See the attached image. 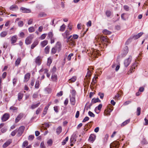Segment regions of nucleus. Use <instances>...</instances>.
Here are the masks:
<instances>
[{
  "label": "nucleus",
  "instance_id": "f257e3e1",
  "mask_svg": "<svg viewBox=\"0 0 148 148\" xmlns=\"http://www.w3.org/2000/svg\"><path fill=\"white\" fill-rule=\"evenodd\" d=\"M96 40L97 42H99L101 41L102 44L104 45V47H106L107 43H109V42L108 39L106 37L100 35H97L95 37Z\"/></svg>",
  "mask_w": 148,
  "mask_h": 148
},
{
  "label": "nucleus",
  "instance_id": "f03ea898",
  "mask_svg": "<svg viewBox=\"0 0 148 148\" xmlns=\"http://www.w3.org/2000/svg\"><path fill=\"white\" fill-rule=\"evenodd\" d=\"M93 69L94 67L92 66H89L88 69V71L84 78V81L87 85H88L90 84V80L91 78V75L92 74L91 71Z\"/></svg>",
  "mask_w": 148,
  "mask_h": 148
},
{
  "label": "nucleus",
  "instance_id": "7ed1b4c3",
  "mask_svg": "<svg viewBox=\"0 0 148 148\" xmlns=\"http://www.w3.org/2000/svg\"><path fill=\"white\" fill-rule=\"evenodd\" d=\"M61 45L58 42L55 47H53L51 50V53L52 54H54L56 52L58 51H59L61 49Z\"/></svg>",
  "mask_w": 148,
  "mask_h": 148
},
{
  "label": "nucleus",
  "instance_id": "20e7f679",
  "mask_svg": "<svg viewBox=\"0 0 148 148\" xmlns=\"http://www.w3.org/2000/svg\"><path fill=\"white\" fill-rule=\"evenodd\" d=\"M99 51L96 49L92 50V51H91L90 54L89 55L91 58H96L97 57V56H99L100 54L99 53Z\"/></svg>",
  "mask_w": 148,
  "mask_h": 148
},
{
  "label": "nucleus",
  "instance_id": "39448f33",
  "mask_svg": "<svg viewBox=\"0 0 148 148\" xmlns=\"http://www.w3.org/2000/svg\"><path fill=\"white\" fill-rule=\"evenodd\" d=\"M72 37V35L70 36L69 37L67 38V42L68 44L70 45L71 47H73L75 45V44L74 40L72 38H71Z\"/></svg>",
  "mask_w": 148,
  "mask_h": 148
},
{
  "label": "nucleus",
  "instance_id": "423d86ee",
  "mask_svg": "<svg viewBox=\"0 0 148 148\" xmlns=\"http://www.w3.org/2000/svg\"><path fill=\"white\" fill-rule=\"evenodd\" d=\"M25 127L24 126L20 127L18 130H16L17 136H21L23 133Z\"/></svg>",
  "mask_w": 148,
  "mask_h": 148
},
{
  "label": "nucleus",
  "instance_id": "0eeeda50",
  "mask_svg": "<svg viewBox=\"0 0 148 148\" xmlns=\"http://www.w3.org/2000/svg\"><path fill=\"white\" fill-rule=\"evenodd\" d=\"M119 145V142L117 141H114L110 144V148H118Z\"/></svg>",
  "mask_w": 148,
  "mask_h": 148
},
{
  "label": "nucleus",
  "instance_id": "6e6552de",
  "mask_svg": "<svg viewBox=\"0 0 148 148\" xmlns=\"http://www.w3.org/2000/svg\"><path fill=\"white\" fill-rule=\"evenodd\" d=\"M111 107H112V106L111 105H110L107 107V109L105 110L104 113L105 115H110V113L113 110V109L111 108Z\"/></svg>",
  "mask_w": 148,
  "mask_h": 148
},
{
  "label": "nucleus",
  "instance_id": "1a4fd4ad",
  "mask_svg": "<svg viewBox=\"0 0 148 148\" xmlns=\"http://www.w3.org/2000/svg\"><path fill=\"white\" fill-rule=\"evenodd\" d=\"M34 38V35H30L28 36L25 40V43L27 45L30 44L32 41V40Z\"/></svg>",
  "mask_w": 148,
  "mask_h": 148
},
{
  "label": "nucleus",
  "instance_id": "9d476101",
  "mask_svg": "<svg viewBox=\"0 0 148 148\" xmlns=\"http://www.w3.org/2000/svg\"><path fill=\"white\" fill-rule=\"evenodd\" d=\"M10 115L8 114L5 113L2 116L1 120L3 122L6 121L9 118Z\"/></svg>",
  "mask_w": 148,
  "mask_h": 148
},
{
  "label": "nucleus",
  "instance_id": "9b49d317",
  "mask_svg": "<svg viewBox=\"0 0 148 148\" xmlns=\"http://www.w3.org/2000/svg\"><path fill=\"white\" fill-rule=\"evenodd\" d=\"M18 9V6L16 5H13L11 6L10 8V10L12 11H16Z\"/></svg>",
  "mask_w": 148,
  "mask_h": 148
},
{
  "label": "nucleus",
  "instance_id": "f8f14e48",
  "mask_svg": "<svg viewBox=\"0 0 148 148\" xmlns=\"http://www.w3.org/2000/svg\"><path fill=\"white\" fill-rule=\"evenodd\" d=\"M17 36L16 35L12 36L11 38V42L12 44L15 43L17 41Z\"/></svg>",
  "mask_w": 148,
  "mask_h": 148
},
{
  "label": "nucleus",
  "instance_id": "ddd939ff",
  "mask_svg": "<svg viewBox=\"0 0 148 148\" xmlns=\"http://www.w3.org/2000/svg\"><path fill=\"white\" fill-rule=\"evenodd\" d=\"M20 9L23 13H28L31 12L30 9H27L23 7H21Z\"/></svg>",
  "mask_w": 148,
  "mask_h": 148
},
{
  "label": "nucleus",
  "instance_id": "4468645a",
  "mask_svg": "<svg viewBox=\"0 0 148 148\" xmlns=\"http://www.w3.org/2000/svg\"><path fill=\"white\" fill-rule=\"evenodd\" d=\"M23 113H20L15 119V122H18L23 117Z\"/></svg>",
  "mask_w": 148,
  "mask_h": 148
},
{
  "label": "nucleus",
  "instance_id": "2eb2a0df",
  "mask_svg": "<svg viewBox=\"0 0 148 148\" xmlns=\"http://www.w3.org/2000/svg\"><path fill=\"white\" fill-rule=\"evenodd\" d=\"M143 34V32H141L136 35L132 37V38L134 40H136L140 38Z\"/></svg>",
  "mask_w": 148,
  "mask_h": 148
},
{
  "label": "nucleus",
  "instance_id": "dca6fc26",
  "mask_svg": "<svg viewBox=\"0 0 148 148\" xmlns=\"http://www.w3.org/2000/svg\"><path fill=\"white\" fill-rule=\"evenodd\" d=\"M70 101L71 105L74 106L75 104V97H72L70 95Z\"/></svg>",
  "mask_w": 148,
  "mask_h": 148
},
{
  "label": "nucleus",
  "instance_id": "f3484780",
  "mask_svg": "<svg viewBox=\"0 0 148 148\" xmlns=\"http://www.w3.org/2000/svg\"><path fill=\"white\" fill-rule=\"evenodd\" d=\"M122 55L123 56H125L128 51V48L127 46L124 47L123 50Z\"/></svg>",
  "mask_w": 148,
  "mask_h": 148
},
{
  "label": "nucleus",
  "instance_id": "a211bd4d",
  "mask_svg": "<svg viewBox=\"0 0 148 148\" xmlns=\"http://www.w3.org/2000/svg\"><path fill=\"white\" fill-rule=\"evenodd\" d=\"M132 60V57L130 56L128 58L125 60L124 64L125 65H129L131 62Z\"/></svg>",
  "mask_w": 148,
  "mask_h": 148
},
{
  "label": "nucleus",
  "instance_id": "6ab92c4d",
  "mask_svg": "<svg viewBox=\"0 0 148 148\" xmlns=\"http://www.w3.org/2000/svg\"><path fill=\"white\" fill-rule=\"evenodd\" d=\"M95 138L96 136L94 134H91L90 135L88 140L92 142L95 140Z\"/></svg>",
  "mask_w": 148,
  "mask_h": 148
},
{
  "label": "nucleus",
  "instance_id": "aec40b11",
  "mask_svg": "<svg viewBox=\"0 0 148 148\" xmlns=\"http://www.w3.org/2000/svg\"><path fill=\"white\" fill-rule=\"evenodd\" d=\"M30 74L29 73H27L25 76L24 82H27L28 81L30 78Z\"/></svg>",
  "mask_w": 148,
  "mask_h": 148
},
{
  "label": "nucleus",
  "instance_id": "412c9836",
  "mask_svg": "<svg viewBox=\"0 0 148 148\" xmlns=\"http://www.w3.org/2000/svg\"><path fill=\"white\" fill-rule=\"evenodd\" d=\"M71 34L70 32L67 30L65 32L62 34L63 35L64 38H67L68 37L67 36Z\"/></svg>",
  "mask_w": 148,
  "mask_h": 148
},
{
  "label": "nucleus",
  "instance_id": "4be33fe9",
  "mask_svg": "<svg viewBox=\"0 0 148 148\" xmlns=\"http://www.w3.org/2000/svg\"><path fill=\"white\" fill-rule=\"evenodd\" d=\"M35 62L36 64L40 65L41 64V59L40 56L37 57L35 60Z\"/></svg>",
  "mask_w": 148,
  "mask_h": 148
},
{
  "label": "nucleus",
  "instance_id": "5701e85b",
  "mask_svg": "<svg viewBox=\"0 0 148 148\" xmlns=\"http://www.w3.org/2000/svg\"><path fill=\"white\" fill-rule=\"evenodd\" d=\"M38 41L37 40L35 41L33 43L32 45L31 48L33 49L38 44Z\"/></svg>",
  "mask_w": 148,
  "mask_h": 148
},
{
  "label": "nucleus",
  "instance_id": "b1692460",
  "mask_svg": "<svg viewBox=\"0 0 148 148\" xmlns=\"http://www.w3.org/2000/svg\"><path fill=\"white\" fill-rule=\"evenodd\" d=\"M11 142L12 141L11 140H9L4 143L3 145V147L4 148L6 147L10 144Z\"/></svg>",
  "mask_w": 148,
  "mask_h": 148
},
{
  "label": "nucleus",
  "instance_id": "393cba45",
  "mask_svg": "<svg viewBox=\"0 0 148 148\" xmlns=\"http://www.w3.org/2000/svg\"><path fill=\"white\" fill-rule=\"evenodd\" d=\"M57 79V75L54 74H52L51 77V79L53 81H56Z\"/></svg>",
  "mask_w": 148,
  "mask_h": 148
},
{
  "label": "nucleus",
  "instance_id": "a878e982",
  "mask_svg": "<svg viewBox=\"0 0 148 148\" xmlns=\"http://www.w3.org/2000/svg\"><path fill=\"white\" fill-rule=\"evenodd\" d=\"M48 41L47 40H44L42 42L40 43L41 46L42 47H44L48 43Z\"/></svg>",
  "mask_w": 148,
  "mask_h": 148
},
{
  "label": "nucleus",
  "instance_id": "bb28decb",
  "mask_svg": "<svg viewBox=\"0 0 148 148\" xmlns=\"http://www.w3.org/2000/svg\"><path fill=\"white\" fill-rule=\"evenodd\" d=\"M76 79V77L75 76H73L72 78L69 79L68 82L69 83H72L75 82Z\"/></svg>",
  "mask_w": 148,
  "mask_h": 148
},
{
  "label": "nucleus",
  "instance_id": "cd10ccee",
  "mask_svg": "<svg viewBox=\"0 0 148 148\" xmlns=\"http://www.w3.org/2000/svg\"><path fill=\"white\" fill-rule=\"evenodd\" d=\"M8 34L7 31H5L2 32L0 34V36L1 37H3L6 36Z\"/></svg>",
  "mask_w": 148,
  "mask_h": 148
},
{
  "label": "nucleus",
  "instance_id": "c85d7f7f",
  "mask_svg": "<svg viewBox=\"0 0 148 148\" xmlns=\"http://www.w3.org/2000/svg\"><path fill=\"white\" fill-rule=\"evenodd\" d=\"M76 140L74 138L71 137L70 139L71 146H72L73 145V143L75 142Z\"/></svg>",
  "mask_w": 148,
  "mask_h": 148
},
{
  "label": "nucleus",
  "instance_id": "c756f323",
  "mask_svg": "<svg viewBox=\"0 0 148 148\" xmlns=\"http://www.w3.org/2000/svg\"><path fill=\"white\" fill-rule=\"evenodd\" d=\"M100 100L98 98H97L96 99L94 98L92 99V102L93 103H95L97 102H100Z\"/></svg>",
  "mask_w": 148,
  "mask_h": 148
},
{
  "label": "nucleus",
  "instance_id": "7c9ffc66",
  "mask_svg": "<svg viewBox=\"0 0 148 148\" xmlns=\"http://www.w3.org/2000/svg\"><path fill=\"white\" fill-rule=\"evenodd\" d=\"M130 122V119H128L125 121H124L123 123L121 124V126L122 127L124 126L127 124L128 123H129Z\"/></svg>",
  "mask_w": 148,
  "mask_h": 148
},
{
  "label": "nucleus",
  "instance_id": "2f4dec72",
  "mask_svg": "<svg viewBox=\"0 0 148 148\" xmlns=\"http://www.w3.org/2000/svg\"><path fill=\"white\" fill-rule=\"evenodd\" d=\"M40 104V103H38L36 104H33L31 106V108L32 109H34L38 107L39 105Z\"/></svg>",
  "mask_w": 148,
  "mask_h": 148
},
{
  "label": "nucleus",
  "instance_id": "473e14b6",
  "mask_svg": "<svg viewBox=\"0 0 148 148\" xmlns=\"http://www.w3.org/2000/svg\"><path fill=\"white\" fill-rule=\"evenodd\" d=\"M62 127L61 126L58 127L56 129V132L58 134H59L62 132Z\"/></svg>",
  "mask_w": 148,
  "mask_h": 148
},
{
  "label": "nucleus",
  "instance_id": "72a5a7b5",
  "mask_svg": "<svg viewBox=\"0 0 148 148\" xmlns=\"http://www.w3.org/2000/svg\"><path fill=\"white\" fill-rule=\"evenodd\" d=\"M103 34L106 35L110 34L111 32L107 29H104L103 31Z\"/></svg>",
  "mask_w": 148,
  "mask_h": 148
},
{
  "label": "nucleus",
  "instance_id": "f704fd0d",
  "mask_svg": "<svg viewBox=\"0 0 148 148\" xmlns=\"http://www.w3.org/2000/svg\"><path fill=\"white\" fill-rule=\"evenodd\" d=\"M65 27L66 25L64 24H63L60 27V28L59 30L61 32L64 31L65 29Z\"/></svg>",
  "mask_w": 148,
  "mask_h": 148
},
{
  "label": "nucleus",
  "instance_id": "c9c22d12",
  "mask_svg": "<svg viewBox=\"0 0 148 148\" xmlns=\"http://www.w3.org/2000/svg\"><path fill=\"white\" fill-rule=\"evenodd\" d=\"M10 110H12L13 112H16L18 110V108L17 107H16L13 106L11 107L10 108Z\"/></svg>",
  "mask_w": 148,
  "mask_h": 148
},
{
  "label": "nucleus",
  "instance_id": "e433bc0d",
  "mask_svg": "<svg viewBox=\"0 0 148 148\" xmlns=\"http://www.w3.org/2000/svg\"><path fill=\"white\" fill-rule=\"evenodd\" d=\"M50 48V47L49 46H47L45 47V51L46 53L48 54L49 53Z\"/></svg>",
  "mask_w": 148,
  "mask_h": 148
},
{
  "label": "nucleus",
  "instance_id": "4c0bfd02",
  "mask_svg": "<svg viewBox=\"0 0 148 148\" xmlns=\"http://www.w3.org/2000/svg\"><path fill=\"white\" fill-rule=\"evenodd\" d=\"M23 94L19 93L18 94V100L20 101L23 97Z\"/></svg>",
  "mask_w": 148,
  "mask_h": 148
},
{
  "label": "nucleus",
  "instance_id": "58836bf2",
  "mask_svg": "<svg viewBox=\"0 0 148 148\" xmlns=\"http://www.w3.org/2000/svg\"><path fill=\"white\" fill-rule=\"evenodd\" d=\"M53 34L51 32H49L48 34V38L51 39L52 38Z\"/></svg>",
  "mask_w": 148,
  "mask_h": 148
},
{
  "label": "nucleus",
  "instance_id": "ea45409f",
  "mask_svg": "<svg viewBox=\"0 0 148 148\" xmlns=\"http://www.w3.org/2000/svg\"><path fill=\"white\" fill-rule=\"evenodd\" d=\"M112 68H115L116 71H117L120 68L119 65H112Z\"/></svg>",
  "mask_w": 148,
  "mask_h": 148
},
{
  "label": "nucleus",
  "instance_id": "a19ab883",
  "mask_svg": "<svg viewBox=\"0 0 148 148\" xmlns=\"http://www.w3.org/2000/svg\"><path fill=\"white\" fill-rule=\"evenodd\" d=\"M69 139L68 137H66L65 139L63 140V141L62 142V145H64L66 143V142L68 141Z\"/></svg>",
  "mask_w": 148,
  "mask_h": 148
},
{
  "label": "nucleus",
  "instance_id": "79ce46f5",
  "mask_svg": "<svg viewBox=\"0 0 148 148\" xmlns=\"http://www.w3.org/2000/svg\"><path fill=\"white\" fill-rule=\"evenodd\" d=\"M111 12L109 10L106 11V15L108 17H109L111 15Z\"/></svg>",
  "mask_w": 148,
  "mask_h": 148
},
{
  "label": "nucleus",
  "instance_id": "37998d69",
  "mask_svg": "<svg viewBox=\"0 0 148 148\" xmlns=\"http://www.w3.org/2000/svg\"><path fill=\"white\" fill-rule=\"evenodd\" d=\"M48 106H46L44 109L43 113V114L44 115H45L47 113V111L48 109Z\"/></svg>",
  "mask_w": 148,
  "mask_h": 148
},
{
  "label": "nucleus",
  "instance_id": "c03bdc74",
  "mask_svg": "<svg viewBox=\"0 0 148 148\" xmlns=\"http://www.w3.org/2000/svg\"><path fill=\"white\" fill-rule=\"evenodd\" d=\"M97 80L96 79L93 78L92 79V82L91 83V85L92 86L94 85L97 83Z\"/></svg>",
  "mask_w": 148,
  "mask_h": 148
},
{
  "label": "nucleus",
  "instance_id": "a18cd8bd",
  "mask_svg": "<svg viewBox=\"0 0 148 148\" xmlns=\"http://www.w3.org/2000/svg\"><path fill=\"white\" fill-rule=\"evenodd\" d=\"M141 111V108L138 107L137 108V115L139 116L140 114Z\"/></svg>",
  "mask_w": 148,
  "mask_h": 148
},
{
  "label": "nucleus",
  "instance_id": "49530a36",
  "mask_svg": "<svg viewBox=\"0 0 148 148\" xmlns=\"http://www.w3.org/2000/svg\"><path fill=\"white\" fill-rule=\"evenodd\" d=\"M76 91L74 90H73L71 92V93L72 95L71 97H75V96L76 95Z\"/></svg>",
  "mask_w": 148,
  "mask_h": 148
},
{
  "label": "nucleus",
  "instance_id": "de8ad7c7",
  "mask_svg": "<svg viewBox=\"0 0 148 148\" xmlns=\"http://www.w3.org/2000/svg\"><path fill=\"white\" fill-rule=\"evenodd\" d=\"M28 142L27 141H25L23 143L22 145V147H25L28 145Z\"/></svg>",
  "mask_w": 148,
  "mask_h": 148
},
{
  "label": "nucleus",
  "instance_id": "09e8293b",
  "mask_svg": "<svg viewBox=\"0 0 148 148\" xmlns=\"http://www.w3.org/2000/svg\"><path fill=\"white\" fill-rule=\"evenodd\" d=\"M18 26L20 27H22L23 25V23L22 21H19L18 23Z\"/></svg>",
  "mask_w": 148,
  "mask_h": 148
},
{
  "label": "nucleus",
  "instance_id": "8fccbe9b",
  "mask_svg": "<svg viewBox=\"0 0 148 148\" xmlns=\"http://www.w3.org/2000/svg\"><path fill=\"white\" fill-rule=\"evenodd\" d=\"M73 56V54L72 53L69 54L68 56L67 59L68 60H70L71 59V57Z\"/></svg>",
  "mask_w": 148,
  "mask_h": 148
},
{
  "label": "nucleus",
  "instance_id": "3c124183",
  "mask_svg": "<svg viewBox=\"0 0 148 148\" xmlns=\"http://www.w3.org/2000/svg\"><path fill=\"white\" fill-rule=\"evenodd\" d=\"M88 114L91 117H94L95 116V115L91 112L89 111L88 112Z\"/></svg>",
  "mask_w": 148,
  "mask_h": 148
},
{
  "label": "nucleus",
  "instance_id": "603ef678",
  "mask_svg": "<svg viewBox=\"0 0 148 148\" xmlns=\"http://www.w3.org/2000/svg\"><path fill=\"white\" fill-rule=\"evenodd\" d=\"M28 30L30 32H32L35 31L34 28L33 27H29Z\"/></svg>",
  "mask_w": 148,
  "mask_h": 148
},
{
  "label": "nucleus",
  "instance_id": "864d4df0",
  "mask_svg": "<svg viewBox=\"0 0 148 148\" xmlns=\"http://www.w3.org/2000/svg\"><path fill=\"white\" fill-rule=\"evenodd\" d=\"M21 59L20 58H18L16 61V65L19 64L21 62Z\"/></svg>",
  "mask_w": 148,
  "mask_h": 148
},
{
  "label": "nucleus",
  "instance_id": "5fc2aeb1",
  "mask_svg": "<svg viewBox=\"0 0 148 148\" xmlns=\"http://www.w3.org/2000/svg\"><path fill=\"white\" fill-rule=\"evenodd\" d=\"M7 130V128L6 127H5L1 130V131L2 133L5 132Z\"/></svg>",
  "mask_w": 148,
  "mask_h": 148
},
{
  "label": "nucleus",
  "instance_id": "6e6d98bb",
  "mask_svg": "<svg viewBox=\"0 0 148 148\" xmlns=\"http://www.w3.org/2000/svg\"><path fill=\"white\" fill-rule=\"evenodd\" d=\"M135 69V67L134 65H132L130 69V72L132 73L133 71H134V69Z\"/></svg>",
  "mask_w": 148,
  "mask_h": 148
},
{
  "label": "nucleus",
  "instance_id": "4d7b16f0",
  "mask_svg": "<svg viewBox=\"0 0 148 148\" xmlns=\"http://www.w3.org/2000/svg\"><path fill=\"white\" fill-rule=\"evenodd\" d=\"M38 96V93L36 92L33 94L32 97L34 98H37Z\"/></svg>",
  "mask_w": 148,
  "mask_h": 148
},
{
  "label": "nucleus",
  "instance_id": "13d9d810",
  "mask_svg": "<svg viewBox=\"0 0 148 148\" xmlns=\"http://www.w3.org/2000/svg\"><path fill=\"white\" fill-rule=\"evenodd\" d=\"M98 95L100 96V97L101 99H103L104 97V94L103 93L99 92L98 93Z\"/></svg>",
  "mask_w": 148,
  "mask_h": 148
},
{
  "label": "nucleus",
  "instance_id": "bf43d9fd",
  "mask_svg": "<svg viewBox=\"0 0 148 148\" xmlns=\"http://www.w3.org/2000/svg\"><path fill=\"white\" fill-rule=\"evenodd\" d=\"M46 16V14L43 12L40 13L39 15V17H44Z\"/></svg>",
  "mask_w": 148,
  "mask_h": 148
},
{
  "label": "nucleus",
  "instance_id": "052dcab7",
  "mask_svg": "<svg viewBox=\"0 0 148 148\" xmlns=\"http://www.w3.org/2000/svg\"><path fill=\"white\" fill-rule=\"evenodd\" d=\"M78 38V36L76 34H74L73 36V37L72 38L74 40V39H77Z\"/></svg>",
  "mask_w": 148,
  "mask_h": 148
},
{
  "label": "nucleus",
  "instance_id": "680f3d73",
  "mask_svg": "<svg viewBox=\"0 0 148 148\" xmlns=\"http://www.w3.org/2000/svg\"><path fill=\"white\" fill-rule=\"evenodd\" d=\"M47 143L48 145L51 146L52 143V140L51 139L49 140L47 142Z\"/></svg>",
  "mask_w": 148,
  "mask_h": 148
},
{
  "label": "nucleus",
  "instance_id": "e2e57ef3",
  "mask_svg": "<svg viewBox=\"0 0 148 148\" xmlns=\"http://www.w3.org/2000/svg\"><path fill=\"white\" fill-rule=\"evenodd\" d=\"M52 62V60L50 58H49L48 59L47 63L48 64L50 65Z\"/></svg>",
  "mask_w": 148,
  "mask_h": 148
},
{
  "label": "nucleus",
  "instance_id": "0e129e2a",
  "mask_svg": "<svg viewBox=\"0 0 148 148\" xmlns=\"http://www.w3.org/2000/svg\"><path fill=\"white\" fill-rule=\"evenodd\" d=\"M46 34H43L41 35L40 37L41 40H43L46 37Z\"/></svg>",
  "mask_w": 148,
  "mask_h": 148
},
{
  "label": "nucleus",
  "instance_id": "69168bd1",
  "mask_svg": "<svg viewBox=\"0 0 148 148\" xmlns=\"http://www.w3.org/2000/svg\"><path fill=\"white\" fill-rule=\"evenodd\" d=\"M102 105L101 104H99L98 106L96 108H97L98 110H101L102 107Z\"/></svg>",
  "mask_w": 148,
  "mask_h": 148
},
{
  "label": "nucleus",
  "instance_id": "338daca9",
  "mask_svg": "<svg viewBox=\"0 0 148 148\" xmlns=\"http://www.w3.org/2000/svg\"><path fill=\"white\" fill-rule=\"evenodd\" d=\"M63 95V92L62 91H61L59 92L58 93L57 95V96L58 97H60L62 96Z\"/></svg>",
  "mask_w": 148,
  "mask_h": 148
},
{
  "label": "nucleus",
  "instance_id": "774afa93",
  "mask_svg": "<svg viewBox=\"0 0 148 148\" xmlns=\"http://www.w3.org/2000/svg\"><path fill=\"white\" fill-rule=\"evenodd\" d=\"M40 148H45V147L43 142H42L40 145Z\"/></svg>",
  "mask_w": 148,
  "mask_h": 148
}]
</instances>
